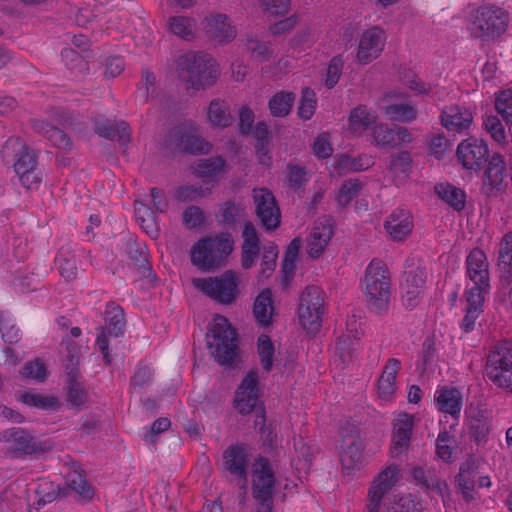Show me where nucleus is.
Wrapping results in <instances>:
<instances>
[{"label":"nucleus","mask_w":512,"mask_h":512,"mask_svg":"<svg viewBox=\"0 0 512 512\" xmlns=\"http://www.w3.org/2000/svg\"><path fill=\"white\" fill-rule=\"evenodd\" d=\"M371 165L370 158L367 156L351 157L348 154H342L336 162V169L346 172H357L368 169Z\"/></svg>","instance_id":"48"},{"label":"nucleus","mask_w":512,"mask_h":512,"mask_svg":"<svg viewBox=\"0 0 512 512\" xmlns=\"http://www.w3.org/2000/svg\"><path fill=\"white\" fill-rule=\"evenodd\" d=\"M486 375L499 388L512 392V343L503 341L491 348L486 360Z\"/></svg>","instance_id":"9"},{"label":"nucleus","mask_w":512,"mask_h":512,"mask_svg":"<svg viewBox=\"0 0 512 512\" xmlns=\"http://www.w3.org/2000/svg\"><path fill=\"white\" fill-rule=\"evenodd\" d=\"M411 474L415 484L419 486L424 492H430L438 479L434 469H424L421 466L414 467Z\"/></svg>","instance_id":"56"},{"label":"nucleus","mask_w":512,"mask_h":512,"mask_svg":"<svg viewBox=\"0 0 512 512\" xmlns=\"http://www.w3.org/2000/svg\"><path fill=\"white\" fill-rule=\"evenodd\" d=\"M79 346L72 341L66 343V355L63 358V366L66 377H81L79 371Z\"/></svg>","instance_id":"47"},{"label":"nucleus","mask_w":512,"mask_h":512,"mask_svg":"<svg viewBox=\"0 0 512 512\" xmlns=\"http://www.w3.org/2000/svg\"><path fill=\"white\" fill-rule=\"evenodd\" d=\"M472 121V113L466 109L462 110L458 105L447 107L441 114L442 125L452 131L459 132L466 129Z\"/></svg>","instance_id":"30"},{"label":"nucleus","mask_w":512,"mask_h":512,"mask_svg":"<svg viewBox=\"0 0 512 512\" xmlns=\"http://www.w3.org/2000/svg\"><path fill=\"white\" fill-rule=\"evenodd\" d=\"M398 465H390L380 472L368 490L365 512H379L382 500L398 480Z\"/></svg>","instance_id":"18"},{"label":"nucleus","mask_w":512,"mask_h":512,"mask_svg":"<svg viewBox=\"0 0 512 512\" xmlns=\"http://www.w3.org/2000/svg\"><path fill=\"white\" fill-rule=\"evenodd\" d=\"M435 193L455 211L460 212L464 210L466 205V193L461 188L451 183H438L435 185Z\"/></svg>","instance_id":"31"},{"label":"nucleus","mask_w":512,"mask_h":512,"mask_svg":"<svg viewBox=\"0 0 512 512\" xmlns=\"http://www.w3.org/2000/svg\"><path fill=\"white\" fill-rule=\"evenodd\" d=\"M207 334V346L221 366H231L238 357V334L224 316H217Z\"/></svg>","instance_id":"6"},{"label":"nucleus","mask_w":512,"mask_h":512,"mask_svg":"<svg viewBox=\"0 0 512 512\" xmlns=\"http://www.w3.org/2000/svg\"><path fill=\"white\" fill-rule=\"evenodd\" d=\"M401 362L396 358H389L383 372L378 380V390L382 397L391 396L395 390L396 374L400 369Z\"/></svg>","instance_id":"37"},{"label":"nucleus","mask_w":512,"mask_h":512,"mask_svg":"<svg viewBox=\"0 0 512 512\" xmlns=\"http://www.w3.org/2000/svg\"><path fill=\"white\" fill-rule=\"evenodd\" d=\"M356 342L350 336H340L335 342V356L339 358L342 364L351 362L354 357Z\"/></svg>","instance_id":"59"},{"label":"nucleus","mask_w":512,"mask_h":512,"mask_svg":"<svg viewBox=\"0 0 512 512\" xmlns=\"http://www.w3.org/2000/svg\"><path fill=\"white\" fill-rule=\"evenodd\" d=\"M372 136L375 144L379 147L395 148L396 140L394 139V126L387 124L375 125L372 129Z\"/></svg>","instance_id":"60"},{"label":"nucleus","mask_w":512,"mask_h":512,"mask_svg":"<svg viewBox=\"0 0 512 512\" xmlns=\"http://www.w3.org/2000/svg\"><path fill=\"white\" fill-rule=\"evenodd\" d=\"M295 94L287 91H279L268 102L270 113L274 117L287 116L293 106Z\"/></svg>","instance_id":"42"},{"label":"nucleus","mask_w":512,"mask_h":512,"mask_svg":"<svg viewBox=\"0 0 512 512\" xmlns=\"http://www.w3.org/2000/svg\"><path fill=\"white\" fill-rule=\"evenodd\" d=\"M273 311L272 291L269 288L263 289L253 304L254 317L260 325L268 326L271 324Z\"/></svg>","instance_id":"33"},{"label":"nucleus","mask_w":512,"mask_h":512,"mask_svg":"<svg viewBox=\"0 0 512 512\" xmlns=\"http://www.w3.org/2000/svg\"><path fill=\"white\" fill-rule=\"evenodd\" d=\"M178 78L187 84V88L205 90L213 86L219 70L216 61L202 51H188L175 59Z\"/></svg>","instance_id":"1"},{"label":"nucleus","mask_w":512,"mask_h":512,"mask_svg":"<svg viewBox=\"0 0 512 512\" xmlns=\"http://www.w3.org/2000/svg\"><path fill=\"white\" fill-rule=\"evenodd\" d=\"M414 426V417L408 413H403L395 420L393 424V438L391 446V456L399 457L407 451L412 430Z\"/></svg>","instance_id":"21"},{"label":"nucleus","mask_w":512,"mask_h":512,"mask_svg":"<svg viewBox=\"0 0 512 512\" xmlns=\"http://www.w3.org/2000/svg\"><path fill=\"white\" fill-rule=\"evenodd\" d=\"M277 257L278 249L274 243L264 246L259 272L261 278H268L272 274L276 268Z\"/></svg>","instance_id":"61"},{"label":"nucleus","mask_w":512,"mask_h":512,"mask_svg":"<svg viewBox=\"0 0 512 512\" xmlns=\"http://www.w3.org/2000/svg\"><path fill=\"white\" fill-rule=\"evenodd\" d=\"M364 444L356 426L347 428L342 435L340 460L345 469H353L362 463Z\"/></svg>","instance_id":"19"},{"label":"nucleus","mask_w":512,"mask_h":512,"mask_svg":"<svg viewBox=\"0 0 512 512\" xmlns=\"http://www.w3.org/2000/svg\"><path fill=\"white\" fill-rule=\"evenodd\" d=\"M399 78L404 85L418 94H428L431 90L430 86L423 82L410 68L401 67Z\"/></svg>","instance_id":"51"},{"label":"nucleus","mask_w":512,"mask_h":512,"mask_svg":"<svg viewBox=\"0 0 512 512\" xmlns=\"http://www.w3.org/2000/svg\"><path fill=\"white\" fill-rule=\"evenodd\" d=\"M15 157L16 161L14 163V169L17 175L25 174L31 169L37 168L38 156L36 152L30 149L27 145L15 154Z\"/></svg>","instance_id":"46"},{"label":"nucleus","mask_w":512,"mask_h":512,"mask_svg":"<svg viewBox=\"0 0 512 512\" xmlns=\"http://www.w3.org/2000/svg\"><path fill=\"white\" fill-rule=\"evenodd\" d=\"M385 114L392 121L409 122L416 118L417 111L410 104H392L385 108Z\"/></svg>","instance_id":"53"},{"label":"nucleus","mask_w":512,"mask_h":512,"mask_svg":"<svg viewBox=\"0 0 512 512\" xmlns=\"http://www.w3.org/2000/svg\"><path fill=\"white\" fill-rule=\"evenodd\" d=\"M489 264L486 254L480 248H474L466 258L467 275L473 283L488 286L490 284Z\"/></svg>","instance_id":"24"},{"label":"nucleus","mask_w":512,"mask_h":512,"mask_svg":"<svg viewBox=\"0 0 512 512\" xmlns=\"http://www.w3.org/2000/svg\"><path fill=\"white\" fill-rule=\"evenodd\" d=\"M332 236L333 226L331 218L324 217L323 219L315 221L308 238V255L313 259L320 257Z\"/></svg>","instance_id":"20"},{"label":"nucleus","mask_w":512,"mask_h":512,"mask_svg":"<svg viewBox=\"0 0 512 512\" xmlns=\"http://www.w3.org/2000/svg\"><path fill=\"white\" fill-rule=\"evenodd\" d=\"M170 32L181 39L190 41L195 38L196 22L193 18L186 16H171L168 19Z\"/></svg>","instance_id":"41"},{"label":"nucleus","mask_w":512,"mask_h":512,"mask_svg":"<svg viewBox=\"0 0 512 512\" xmlns=\"http://www.w3.org/2000/svg\"><path fill=\"white\" fill-rule=\"evenodd\" d=\"M81 377L67 378L66 381V401L70 409L82 410L89 399V393L85 388L83 382L79 379Z\"/></svg>","instance_id":"32"},{"label":"nucleus","mask_w":512,"mask_h":512,"mask_svg":"<svg viewBox=\"0 0 512 512\" xmlns=\"http://www.w3.org/2000/svg\"><path fill=\"white\" fill-rule=\"evenodd\" d=\"M67 487L76 492L82 499L89 501L94 496V488L87 481L84 471L73 469L69 471L65 477Z\"/></svg>","instance_id":"38"},{"label":"nucleus","mask_w":512,"mask_h":512,"mask_svg":"<svg viewBox=\"0 0 512 512\" xmlns=\"http://www.w3.org/2000/svg\"><path fill=\"white\" fill-rule=\"evenodd\" d=\"M17 400L27 406L45 411H57L61 406L56 396H44L30 391L17 395Z\"/></svg>","instance_id":"39"},{"label":"nucleus","mask_w":512,"mask_h":512,"mask_svg":"<svg viewBox=\"0 0 512 512\" xmlns=\"http://www.w3.org/2000/svg\"><path fill=\"white\" fill-rule=\"evenodd\" d=\"M456 154L459 162L467 170L479 171L490 159L487 143L473 136L459 143Z\"/></svg>","instance_id":"16"},{"label":"nucleus","mask_w":512,"mask_h":512,"mask_svg":"<svg viewBox=\"0 0 512 512\" xmlns=\"http://www.w3.org/2000/svg\"><path fill=\"white\" fill-rule=\"evenodd\" d=\"M495 109L508 124H512V90L501 91L496 96Z\"/></svg>","instance_id":"64"},{"label":"nucleus","mask_w":512,"mask_h":512,"mask_svg":"<svg viewBox=\"0 0 512 512\" xmlns=\"http://www.w3.org/2000/svg\"><path fill=\"white\" fill-rule=\"evenodd\" d=\"M105 326L97 327L99 334L96 339V345L103 355L105 365L110 366L112 359L109 351V336L119 337L125 332V314L121 306L110 301L106 305L104 313Z\"/></svg>","instance_id":"12"},{"label":"nucleus","mask_w":512,"mask_h":512,"mask_svg":"<svg viewBox=\"0 0 512 512\" xmlns=\"http://www.w3.org/2000/svg\"><path fill=\"white\" fill-rule=\"evenodd\" d=\"M126 252L141 277L147 278L150 281L156 280V274L153 272L148 261V249L144 243L128 241Z\"/></svg>","instance_id":"28"},{"label":"nucleus","mask_w":512,"mask_h":512,"mask_svg":"<svg viewBox=\"0 0 512 512\" xmlns=\"http://www.w3.org/2000/svg\"><path fill=\"white\" fill-rule=\"evenodd\" d=\"M389 170L398 177H408L412 170V158L408 151H400L391 156Z\"/></svg>","instance_id":"49"},{"label":"nucleus","mask_w":512,"mask_h":512,"mask_svg":"<svg viewBox=\"0 0 512 512\" xmlns=\"http://www.w3.org/2000/svg\"><path fill=\"white\" fill-rule=\"evenodd\" d=\"M226 162L221 156L201 159L194 168V174L203 178L204 183L215 181V177L224 171Z\"/></svg>","instance_id":"36"},{"label":"nucleus","mask_w":512,"mask_h":512,"mask_svg":"<svg viewBox=\"0 0 512 512\" xmlns=\"http://www.w3.org/2000/svg\"><path fill=\"white\" fill-rule=\"evenodd\" d=\"M383 30L377 26L365 31L359 42L357 59L361 64H367L377 58L383 48Z\"/></svg>","instance_id":"22"},{"label":"nucleus","mask_w":512,"mask_h":512,"mask_svg":"<svg viewBox=\"0 0 512 512\" xmlns=\"http://www.w3.org/2000/svg\"><path fill=\"white\" fill-rule=\"evenodd\" d=\"M211 193L210 188L196 185H181L174 190V198L181 203L193 202Z\"/></svg>","instance_id":"45"},{"label":"nucleus","mask_w":512,"mask_h":512,"mask_svg":"<svg viewBox=\"0 0 512 512\" xmlns=\"http://www.w3.org/2000/svg\"><path fill=\"white\" fill-rule=\"evenodd\" d=\"M260 396L258 371L250 370L235 390L232 402L233 408L242 416H247L254 412L256 417L260 415L261 409H265Z\"/></svg>","instance_id":"10"},{"label":"nucleus","mask_w":512,"mask_h":512,"mask_svg":"<svg viewBox=\"0 0 512 512\" xmlns=\"http://www.w3.org/2000/svg\"><path fill=\"white\" fill-rule=\"evenodd\" d=\"M435 402L440 412L457 419L463 405L462 393L458 388L444 386L437 390Z\"/></svg>","instance_id":"27"},{"label":"nucleus","mask_w":512,"mask_h":512,"mask_svg":"<svg viewBox=\"0 0 512 512\" xmlns=\"http://www.w3.org/2000/svg\"><path fill=\"white\" fill-rule=\"evenodd\" d=\"M361 285L364 287L368 310L377 315L387 313L391 297V280L389 271L381 260L373 259L368 264Z\"/></svg>","instance_id":"3"},{"label":"nucleus","mask_w":512,"mask_h":512,"mask_svg":"<svg viewBox=\"0 0 512 512\" xmlns=\"http://www.w3.org/2000/svg\"><path fill=\"white\" fill-rule=\"evenodd\" d=\"M94 131L105 139L117 140L122 146L127 145L131 140V129L126 121L114 124L108 119H98L94 122Z\"/></svg>","instance_id":"25"},{"label":"nucleus","mask_w":512,"mask_h":512,"mask_svg":"<svg viewBox=\"0 0 512 512\" xmlns=\"http://www.w3.org/2000/svg\"><path fill=\"white\" fill-rule=\"evenodd\" d=\"M276 478L268 458L259 456L253 468L252 496L257 504H273Z\"/></svg>","instance_id":"14"},{"label":"nucleus","mask_w":512,"mask_h":512,"mask_svg":"<svg viewBox=\"0 0 512 512\" xmlns=\"http://www.w3.org/2000/svg\"><path fill=\"white\" fill-rule=\"evenodd\" d=\"M490 284L485 286L479 283H474V286L468 289L465 292L467 307L466 308H475L476 310H483L485 297L484 295L489 293Z\"/></svg>","instance_id":"58"},{"label":"nucleus","mask_w":512,"mask_h":512,"mask_svg":"<svg viewBox=\"0 0 512 512\" xmlns=\"http://www.w3.org/2000/svg\"><path fill=\"white\" fill-rule=\"evenodd\" d=\"M255 214L266 231H274L281 224V211L278 202L268 188L253 190Z\"/></svg>","instance_id":"15"},{"label":"nucleus","mask_w":512,"mask_h":512,"mask_svg":"<svg viewBox=\"0 0 512 512\" xmlns=\"http://www.w3.org/2000/svg\"><path fill=\"white\" fill-rule=\"evenodd\" d=\"M482 177L481 193L487 198H496L506 193L508 171L502 154L494 153L486 163Z\"/></svg>","instance_id":"13"},{"label":"nucleus","mask_w":512,"mask_h":512,"mask_svg":"<svg viewBox=\"0 0 512 512\" xmlns=\"http://www.w3.org/2000/svg\"><path fill=\"white\" fill-rule=\"evenodd\" d=\"M222 466L225 472L234 476L241 488H246L248 481L249 456L242 444L228 446L222 454Z\"/></svg>","instance_id":"17"},{"label":"nucleus","mask_w":512,"mask_h":512,"mask_svg":"<svg viewBox=\"0 0 512 512\" xmlns=\"http://www.w3.org/2000/svg\"><path fill=\"white\" fill-rule=\"evenodd\" d=\"M349 123L354 131L366 130L374 123V117L367 111L365 106L360 105L351 110Z\"/></svg>","instance_id":"55"},{"label":"nucleus","mask_w":512,"mask_h":512,"mask_svg":"<svg viewBox=\"0 0 512 512\" xmlns=\"http://www.w3.org/2000/svg\"><path fill=\"white\" fill-rule=\"evenodd\" d=\"M314 447L303 437L294 438L293 465L299 472L309 471L314 459Z\"/></svg>","instance_id":"35"},{"label":"nucleus","mask_w":512,"mask_h":512,"mask_svg":"<svg viewBox=\"0 0 512 512\" xmlns=\"http://www.w3.org/2000/svg\"><path fill=\"white\" fill-rule=\"evenodd\" d=\"M245 215V208L235 201L227 200L220 205L216 213L219 225L235 229L240 219Z\"/></svg>","instance_id":"34"},{"label":"nucleus","mask_w":512,"mask_h":512,"mask_svg":"<svg viewBox=\"0 0 512 512\" xmlns=\"http://www.w3.org/2000/svg\"><path fill=\"white\" fill-rule=\"evenodd\" d=\"M384 227L394 241H403L412 232V217L404 210L394 211L385 221Z\"/></svg>","instance_id":"29"},{"label":"nucleus","mask_w":512,"mask_h":512,"mask_svg":"<svg viewBox=\"0 0 512 512\" xmlns=\"http://www.w3.org/2000/svg\"><path fill=\"white\" fill-rule=\"evenodd\" d=\"M60 275L66 280L71 281L77 276V265L74 254L61 248L55 258Z\"/></svg>","instance_id":"44"},{"label":"nucleus","mask_w":512,"mask_h":512,"mask_svg":"<svg viewBox=\"0 0 512 512\" xmlns=\"http://www.w3.org/2000/svg\"><path fill=\"white\" fill-rule=\"evenodd\" d=\"M34 132L43 135L51 144L64 152H70L73 143L70 137L62 130L40 119L33 118L29 121Z\"/></svg>","instance_id":"26"},{"label":"nucleus","mask_w":512,"mask_h":512,"mask_svg":"<svg viewBox=\"0 0 512 512\" xmlns=\"http://www.w3.org/2000/svg\"><path fill=\"white\" fill-rule=\"evenodd\" d=\"M208 119L217 127H228L232 124L233 117L229 111V105L220 99L211 101L208 107Z\"/></svg>","instance_id":"40"},{"label":"nucleus","mask_w":512,"mask_h":512,"mask_svg":"<svg viewBox=\"0 0 512 512\" xmlns=\"http://www.w3.org/2000/svg\"><path fill=\"white\" fill-rule=\"evenodd\" d=\"M254 426L259 430L263 445L269 448H274L277 433L271 423L266 425V409L260 410V415H257L255 418Z\"/></svg>","instance_id":"50"},{"label":"nucleus","mask_w":512,"mask_h":512,"mask_svg":"<svg viewBox=\"0 0 512 512\" xmlns=\"http://www.w3.org/2000/svg\"><path fill=\"white\" fill-rule=\"evenodd\" d=\"M164 146L172 154L199 156L210 153L212 145L200 135L199 128L191 121L173 126L164 139Z\"/></svg>","instance_id":"5"},{"label":"nucleus","mask_w":512,"mask_h":512,"mask_svg":"<svg viewBox=\"0 0 512 512\" xmlns=\"http://www.w3.org/2000/svg\"><path fill=\"white\" fill-rule=\"evenodd\" d=\"M234 249V240L229 232L198 240L191 248V263L203 273H211L225 264Z\"/></svg>","instance_id":"2"},{"label":"nucleus","mask_w":512,"mask_h":512,"mask_svg":"<svg viewBox=\"0 0 512 512\" xmlns=\"http://www.w3.org/2000/svg\"><path fill=\"white\" fill-rule=\"evenodd\" d=\"M20 374L23 378L33 379L41 383L46 380L48 372L45 364L39 359H35L25 363Z\"/></svg>","instance_id":"62"},{"label":"nucleus","mask_w":512,"mask_h":512,"mask_svg":"<svg viewBox=\"0 0 512 512\" xmlns=\"http://www.w3.org/2000/svg\"><path fill=\"white\" fill-rule=\"evenodd\" d=\"M456 445L454 435L449 434L447 431L439 433L436 440V454L444 462L450 463L452 461L453 446Z\"/></svg>","instance_id":"57"},{"label":"nucleus","mask_w":512,"mask_h":512,"mask_svg":"<svg viewBox=\"0 0 512 512\" xmlns=\"http://www.w3.org/2000/svg\"><path fill=\"white\" fill-rule=\"evenodd\" d=\"M324 299L322 290L309 285L299 297L298 315L302 327L310 334H316L322 323Z\"/></svg>","instance_id":"11"},{"label":"nucleus","mask_w":512,"mask_h":512,"mask_svg":"<svg viewBox=\"0 0 512 512\" xmlns=\"http://www.w3.org/2000/svg\"><path fill=\"white\" fill-rule=\"evenodd\" d=\"M361 188L362 184L358 179L344 181L337 196L338 205L342 208L347 207L358 196Z\"/></svg>","instance_id":"54"},{"label":"nucleus","mask_w":512,"mask_h":512,"mask_svg":"<svg viewBox=\"0 0 512 512\" xmlns=\"http://www.w3.org/2000/svg\"><path fill=\"white\" fill-rule=\"evenodd\" d=\"M257 353L263 370L269 373L274 364L275 348L271 338L262 334L257 339Z\"/></svg>","instance_id":"43"},{"label":"nucleus","mask_w":512,"mask_h":512,"mask_svg":"<svg viewBox=\"0 0 512 512\" xmlns=\"http://www.w3.org/2000/svg\"><path fill=\"white\" fill-rule=\"evenodd\" d=\"M509 21L506 9L495 4H483L473 10L467 28L473 39L493 42L507 31Z\"/></svg>","instance_id":"4"},{"label":"nucleus","mask_w":512,"mask_h":512,"mask_svg":"<svg viewBox=\"0 0 512 512\" xmlns=\"http://www.w3.org/2000/svg\"><path fill=\"white\" fill-rule=\"evenodd\" d=\"M206 35L219 44H226L235 39L237 32L234 26L229 22L226 14L211 15L206 18Z\"/></svg>","instance_id":"23"},{"label":"nucleus","mask_w":512,"mask_h":512,"mask_svg":"<svg viewBox=\"0 0 512 512\" xmlns=\"http://www.w3.org/2000/svg\"><path fill=\"white\" fill-rule=\"evenodd\" d=\"M316 105L317 99L315 92L309 87L303 88L297 111L298 116L303 120L311 119L315 112Z\"/></svg>","instance_id":"52"},{"label":"nucleus","mask_w":512,"mask_h":512,"mask_svg":"<svg viewBox=\"0 0 512 512\" xmlns=\"http://www.w3.org/2000/svg\"><path fill=\"white\" fill-rule=\"evenodd\" d=\"M478 474V466L473 457H469L460 465L459 473L455 477L456 484H475V477Z\"/></svg>","instance_id":"63"},{"label":"nucleus","mask_w":512,"mask_h":512,"mask_svg":"<svg viewBox=\"0 0 512 512\" xmlns=\"http://www.w3.org/2000/svg\"><path fill=\"white\" fill-rule=\"evenodd\" d=\"M194 288L217 303L229 305L234 303L239 294V277L233 270H226L220 276L193 278Z\"/></svg>","instance_id":"8"},{"label":"nucleus","mask_w":512,"mask_h":512,"mask_svg":"<svg viewBox=\"0 0 512 512\" xmlns=\"http://www.w3.org/2000/svg\"><path fill=\"white\" fill-rule=\"evenodd\" d=\"M1 442L10 444L7 453L14 459L38 458L50 452L54 447L51 440H40L29 430L21 427H12L0 431Z\"/></svg>","instance_id":"7"}]
</instances>
